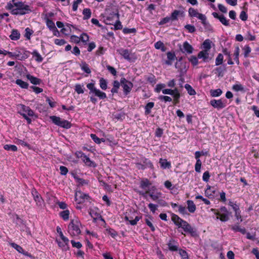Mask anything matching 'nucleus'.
<instances>
[{
  "mask_svg": "<svg viewBox=\"0 0 259 259\" xmlns=\"http://www.w3.org/2000/svg\"><path fill=\"white\" fill-rule=\"evenodd\" d=\"M5 8L14 15H23L31 12L28 5L17 0H11L7 3Z\"/></svg>",
  "mask_w": 259,
  "mask_h": 259,
  "instance_id": "obj_1",
  "label": "nucleus"
},
{
  "mask_svg": "<svg viewBox=\"0 0 259 259\" xmlns=\"http://www.w3.org/2000/svg\"><path fill=\"white\" fill-rule=\"evenodd\" d=\"M171 220L179 228L181 227L185 232L190 233L192 236L197 235L196 231L186 221L181 219L178 215L172 213Z\"/></svg>",
  "mask_w": 259,
  "mask_h": 259,
  "instance_id": "obj_2",
  "label": "nucleus"
},
{
  "mask_svg": "<svg viewBox=\"0 0 259 259\" xmlns=\"http://www.w3.org/2000/svg\"><path fill=\"white\" fill-rule=\"evenodd\" d=\"M80 226L81 224L77 219L71 220L68 227V233L72 237H78L81 233Z\"/></svg>",
  "mask_w": 259,
  "mask_h": 259,
  "instance_id": "obj_3",
  "label": "nucleus"
},
{
  "mask_svg": "<svg viewBox=\"0 0 259 259\" xmlns=\"http://www.w3.org/2000/svg\"><path fill=\"white\" fill-rule=\"evenodd\" d=\"M151 184L147 179V194H148L150 198L154 201L157 200L161 196V193L159 192L155 186H151Z\"/></svg>",
  "mask_w": 259,
  "mask_h": 259,
  "instance_id": "obj_4",
  "label": "nucleus"
},
{
  "mask_svg": "<svg viewBox=\"0 0 259 259\" xmlns=\"http://www.w3.org/2000/svg\"><path fill=\"white\" fill-rule=\"evenodd\" d=\"M87 87L90 90L89 94L98 97L100 99L106 98V94L95 87L94 83H90L87 85Z\"/></svg>",
  "mask_w": 259,
  "mask_h": 259,
  "instance_id": "obj_5",
  "label": "nucleus"
},
{
  "mask_svg": "<svg viewBox=\"0 0 259 259\" xmlns=\"http://www.w3.org/2000/svg\"><path fill=\"white\" fill-rule=\"evenodd\" d=\"M50 119L55 124L60 127L65 128H69L71 127V123L68 121L62 119L60 117L51 116Z\"/></svg>",
  "mask_w": 259,
  "mask_h": 259,
  "instance_id": "obj_6",
  "label": "nucleus"
},
{
  "mask_svg": "<svg viewBox=\"0 0 259 259\" xmlns=\"http://www.w3.org/2000/svg\"><path fill=\"white\" fill-rule=\"evenodd\" d=\"M117 52L120 54L124 59L129 61H133L136 58L135 54L132 52L131 51L121 48L118 49Z\"/></svg>",
  "mask_w": 259,
  "mask_h": 259,
  "instance_id": "obj_7",
  "label": "nucleus"
},
{
  "mask_svg": "<svg viewBox=\"0 0 259 259\" xmlns=\"http://www.w3.org/2000/svg\"><path fill=\"white\" fill-rule=\"evenodd\" d=\"M14 54L15 59L19 60H24L28 57L27 52L23 48H15Z\"/></svg>",
  "mask_w": 259,
  "mask_h": 259,
  "instance_id": "obj_8",
  "label": "nucleus"
},
{
  "mask_svg": "<svg viewBox=\"0 0 259 259\" xmlns=\"http://www.w3.org/2000/svg\"><path fill=\"white\" fill-rule=\"evenodd\" d=\"M125 220L132 225H135L139 221L140 218L137 215L136 212H133L131 214H127L125 216Z\"/></svg>",
  "mask_w": 259,
  "mask_h": 259,
  "instance_id": "obj_9",
  "label": "nucleus"
},
{
  "mask_svg": "<svg viewBox=\"0 0 259 259\" xmlns=\"http://www.w3.org/2000/svg\"><path fill=\"white\" fill-rule=\"evenodd\" d=\"M89 196L81 191H77L75 195V201L79 204L83 203L85 200L88 199Z\"/></svg>",
  "mask_w": 259,
  "mask_h": 259,
  "instance_id": "obj_10",
  "label": "nucleus"
},
{
  "mask_svg": "<svg viewBox=\"0 0 259 259\" xmlns=\"http://www.w3.org/2000/svg\"><path fill=\"white\" fill-rule=\"evenodd\" d=\"M56 241L57 242V244L59 247L62 249L63 251H67L69 249V240L68 239L65 240H62L61 239H56Z\"/></svg>",
  "mask_w": 259,
  "mask_h": 259,
  "instance_id": "obj_11",
  "label": "nucleus"
},
{
  "mask_svg": "<svg viewBox=\"0 0 259 259\" xmlns=\"http://www.w3.org/2000/svg\"><path fill=\"white\" fill-rule=\"evenodd\" d=\"M20 113H26L27 116L33 117L34 116L33 111L28 106L24 105H20Z\"/></svg>",
  "mask_w": 259,
  "mask_h": 259,
  "instance_id": "obj_12",
  "label": "nucleus"
},
{
  "mask_svg": "<svg viewBox=\"0 0 259 259\" xmlns=\"http://www.w3.org/2000/svg\"><path fill=\"white\" fill-rule=\"evenodd\" d=\"M121 84L123 89L124 92L127 94L129 93L132 88V83L126 80L125 78H121L120 80Z\"/></svg>",
  "mask_w": 259,
  "mask_h": 259,
  "instance_id": "obj_13",
  "label": "nucleus"
},
{
  "mask_svg": "<svg viewBox=\"0 0 259 259\" xmlns=\"http://www.w3.org/2000/svg\"><path fill=\"white\" fill-rule=\"evenodd\" d=\"M210 104L214 108L218 109H222L226 106L225 103L221 99L218 100L215 99L212 100L210 101Z\"/></svg>",
  "mask_w": 259,
  "mask_h": 259,
  "instance_id": "obj_14",
  "label": "nucleus"
},
{
  "mask_svg": "<svg viewBox=\"0 0 259 259\" xmlns=\"http://www.w3.org/2000/svg\"><path fill=\"white\" fill-rule=\"evenodd\" d=\"M180 50L183 53L190 54L193 51V48L188 42L185 41L183 44V48H181Z\"/></svg>",
  "mask_w": 259,
  "mask_h": 259,
  "instance_id": "obj_15",
  "label": "nucleus"
},
{
  "mask_svg": "<svg viewBox=\"0 0 259 259\" xmlns=\"http://www.w3.org/2000/svg\"><path fill=\"white\" fill-rule=\"evenodd\" d=\"M212 15L214 18L218 19L223 25L227 26H229V20L224 15H219L216 12L212 13Z\"/></svg>",
  "mask_w": 259,
  "mask_h": 259,
  "instance_id": "obj_16",
  "label": "nucleus"
},
{
  "mask_svg": "<svg viewBox=\"0 0 259 259\" xmlns=\"http://www.w3.org/2000/svg\"><path fill=\"white\" fill-rule=\"evenodd\" d=\"M198 58L202 59L203 61L205 62H209L211 59L209 57L208 51L207 50L200 51L198 54Z\"/></svg>",
  "mask_w": 259,
  "mask_h": 259,
  "instance_id": "obj_17",
  "label": "nucleus"
},
{
  "mask_svg": "<svg viewBox=\"0 0 259 259\" xmlns=\"http://www.w3.org/2000/svg\"><path fill=\"white\" fill-rule=\"evenodd\" d=\"M31 194L33 197L34 201L37 205H41L42 203V198L37 191L33 189L32 190Z\"/></svg>",
  "mask_w": 259,
  "mask_h": 259,
  "instance_id": "obj_18",
  "label": "nucleus"
},
{
  "mask_svg": "<svg viewBox=\"0 0 259 259\" xmlns=\"http://www.w3.org/2000/svg\"><path fill=\"white\" fill-rule=\"evenodd\" d=\"M80 154V158H81L82 160L85 164V165L89 166H95V164L94 163L91 161L89 157H88L84 153H79Z\"/></svg>",
  "mask_w": 259,
  "mask_h": 259,
  "instance_id": "obj_19",
  "label": "nucleus"
},
{
  "mask_svg": "<svg viewBox=\"0 0 259 259\" xmlns=\"http://www.w3.org/2000/svg\"><path fill=\"white\" fill-rule=\"evenodd\" d=\"M168 249L172 251H177L179 248V244L174 239H170L167 243Z\"/></svg>",
  "mask_w": 259,
  "mask_h": 259,
  "instance_id": "obj_20",
  "label": "nucleus"
},
{
  "mask_svg": "<svg viewBox=\"0 0 259 259\" xmlns=\"http://www.w3.org/2000/svg\"><path fill=\"white\" fill-rule=\"evenodd\" d=\"M26 78L30 81V82L34 85H39L41 82L40 79L34 77L30 74L26 75Z\"/></svg>",
  "mask_w": 259,
  "mask_h": 259,
  "instance_id": "obj_21",
  "label": "nucleus"
},
{
  "mask_svg": "<svg viewBox=\"0 0 259 259\" xmlns=\"http://www.w3.org/2000/svg\"><path fill=\"white\" fill-rule=\"evenodd\" d=\"M167 60L165 61L166 64L171 65L174 61L176 59V55L174 53L168 52L167 53Z\"/></svg>",
  "mask_w": 259,
  "mask_h": 259,
  "instance_id": "obj_22",
  "label": "nucleus"
},
{
  "mask_svg": "<svg viewBox=\"0 0 259 259\" xmlns=\"http://www.w3.org/2000/svg\"><path fill=\"white\" fill-rule=\"evenodd\" d=\"M215 189L211 186L208 185L207 186V189L205 191V195L206 196L209 198H212L214 196V194H215Z\"/></svg>",
  "mask_w": 259,
  "mask_h": 259,
  "instance_id": "obj_23",
  "label": "nucleus"
},
{
  "mask_svg": "<svg viewBox=\"0 0 259 259\" xmlns=\"http://www.w3.org/2000/svg\"><path fill=\"white\" fill-rule=\"evenodd\" d=\"M196 18H197L198 19H200L201 21L202 24L204 27H205V28H207L209 27H210V24L206 20V16L204 14L199 13Z\"/></svg>",
  "mask_w": 259,
  "mask_h": 259,
  "instance_id": "obj_24",
  "label": "nucleus"
},
{
  "mask_svg": "<svg viewBox=\"0 0 259 259\" xmlns=\"http://www.w3.org/2000/svg\"><path fill=\"white\" fill-rule=\"evenodd\" d=\"M9 37L13 40H17L20 37V33L17 29H13Z\"/></svg>",
  "mask_w": 259,
  "mask_h": 259,
  "instance_id": "obj_25",
  "label": "nucleus"
},
{
  "mask_svg": "<svg viewBox=\"0 0 259 259\" xmlns=\"http://www.w3.org/2000/svg\"><path fill=\"white\" fill-rule=\"evenodd\" d=\"M159 164L160 166L163 169L169 168L171 167L170 162L167 161V160L165 159H160Z\"/></svg>",
  "mask_w": 259,
  "mask_h": 259,
  "instance_id": "obj_26",
  "label": "nucleus"
},
{
  "mask_svg": "<svg viewBox=\"0 0 259 259\" xmlns=\"http://www.w3.org/2000/svg\"><path fill=\"white\" fill-rule=\"evenodd\" d=\"M187 204L188 205V209L191 213H193L196 210V205L192 200H187Z\"/></svg>",
  "mask_w": 259,
  "mask_h": 259,
  "instance_id": "obj_27",
  "label": "nucleus"
},
{
  "mask_svg": "<svg viewBox=\"0 0 259 259\" xmlns=\"http://www.w3.org/2000/svg\"><path fill=\"white\" fill-rule=\"evenodd\" d=\"M230 219V213H220L219 212V219L222 222H227Z\"/></svg>",
  "mask_w": 259,
  "mask_h": 259,
  "instance_id": "obj_28",
  "label": "nucleus"
},
{
  "mask_svg": "<svg viewBox=\"0 0 259 259\" xmlns=\"http://www.w3.org/2000/svg\"><path fill=\"white\" fill-rule=\"evenodd\" d=\"M80 67L81 70L84 72L88 74L91 73V69H90L88 64H87L85 62H81V63L80 64Z\"/></svg>",
  "mask_w": 259,
  "mask_h": 259,
  "instance_id": "obj_29",
  "label": "nucleus"
},
{
  "mask_svg": "<svg viewBox=\"0 0 259 259\" xmlns=\"http://www.w3.org/2000/svg\"><path fill=\"white\" fill-rule=\"evenodd\" d=\"M69 214H70V212L67 209L62 211L59 213L60 216L64 221H68L69 220Z\"/></svg>",
  "mask_w": 259,
  "mask_h": 259,
  "instance_id": "obj_30",
  "label": "nucleus"
},
{
  "mask_svg": "<svg viewBox=\"0 0 259 259\" xmlns=\"http://www.w3.org/2000/svg\"><path fill=\"white\" fill-rule=\"evenodd\" d=\"M154 47L156 49L160 50L163 52H165L166 50V47L161 41L156 42L154 45Z\"/></svg>",
  "mask_w": 259,
  "mask_h": 259,
  "instance_id": "obj_31",
  "label": "nucleus"
},
{
  "mask_svg": "<svg viewBox=\"0 0 259 259\" xmlns=\"http://www.w3.org/2000/svg\"><path fill=\"white\" fill-rule=\"evenodd\" d=\"M16 83L22 89H27L28 88V83L23 80L18 79L16 80Z\"/></svg>",
  "mask_w": 259,
  "mask_h": 259,
  "instance_id": "obj_32",
  "label": "nucleus"
},
{
  "mask_svg": "<svg viewBox=\"0 0 259 259\" xmlns=\"http://www.w3.org/2000/svg\"><path fill=\"white\" fill-rule=\"evenodd\" d=\"M232 229L235 232H239L243 234H245L246 230L244 228H241L238 224H236L232 226Z\"/></svg>",
  "mask_w": 259,
  "mask_h": 259,
  "instance_id": "obj_33",
  "label": "nucleus"
},
{
  "mask_svg": "<svg viewBox=\"0 0 259 259\" xmlns=\"http://www.w3.org/2000/svg\"><path fill=\"white\" fill-rule=\"evenodd\" d=\"M178 91V89L177 88L175 89L174 90L163 89L162 90V93L165 95H170L173 96L176 93H177Z\"/></svg>",
  "mask_w": 259,
  "mask_h": 259,
  "instance_id": "obj_34",
  "label": "nucleus"
},
{
  "mask_svg": "<svg viewBox=\"0 0 259 259\" xmlns=\"http://www.w3.org/2000/svg\"><path fill=\"white\" fill-rule=\"evenodd\" d=\"M83 19L84 20H88L89 19L91 16V11L90 9H84L83 10Z\"/></svg>",
  "mask_w": 259,
  "mask_h": 259,
  "instance_id": "obj_35",
  "label": "nucleus"
},
{
  "mask_svg": "<svg viewBox=\"0 0 259 259\" xmlns=\"http://www.w3.org/2000/svg\"><path fill=\"white\" fill-rule=\"evenodd\" d=\"M32 55H33V57H34L35 58V60L38 62H41L43 59L42 58V57L41 56V55L38 53V52L36 51V50H34L33 51V52L32 53Z\"/></svg>",
  "mask_w": 259,
  "mask_h": 259,
  "instance_id": "obj_36",
  "label": "nucleus"
},
{
  "mask_svg": "<svg viewBox=\"0 0 259 259\" xmlns=\"http://www.w3.org/2000/svg\"><path fill=\"white\" fill-rule=\"evenodd\" d=\"M92 139L98 144H100L102 142H104L105 141L104 139L99 138L95 134H92L90 135Z\"/></svg>",
  "mask_w": 259,
  "mask_h": 259,
  "instance_id": "obj_37",
  "label": "nucleus"
},
{
  "mask_svg": "<svg viewBox=\"0 0 259 259\" xmlns=\"http://www.w3.org/2000/svg\"><path fill=\"white\" fill-rule=\"evenodd\" d=\"M222 91L220 89H216V90H211L210 91V95L212 97H219L222 94Z\"/></svg>",
  "mask_w": 259,
  "mask_h": 259,
  "instance_id": "obj_38",
  "label": "nucleus"
},
{
  "mask_svg": "<svg viewBox=\"0 0 259 259\" xmlns=\"http://www.w3.org/2000/svg\"><path fill=\"white\" fill-rule=\"evenodd\" d=\"M239 48L238 47H237L235 48L234 52V55L235 56L234 60L236 62V63L238 65L239 64Z\"/></svg>",
  "mask_w": 259,
  "mask_h": 259,
  "instance_id": "obj_39",
  "label": "nucleus"
},
{
  "mask_svg": "<svg viewBox=\"0 0 259 259\" xmlns=\"http://www.w3.org/2000/svg\"><path fill=\"white\" fill-rule=\"evenodd\" d=\"M185 88L188 92V93L190 95H194L196 94L195 91L192 88V87L189 84H186Z\"/></svg>",
  "mask_w": 259,
  "mask_h": 259,
  "instance_id": "obj_40",
  "label": "nucleus"
},
{
  "mask_svg": "<svg viewBox=\"0 0 259 259\" xmlns=\"http://www.w3.org/2000/svg\"><path fill=\"white\" fill-rule=\"evenodd\" d=\"M189 15L192 17H197L199 13L193 8H190L188 10Z\"/></svg>",
  "mask_w": 259,
  "mask_h": 259,
  "instance_id": "obj_41",
  "label": "nucleus"
},
{
  "mask_svg": "<svg viewBox=\"0 0 259 259\" xmlns=\"http://www.w3.org/2000/svg\"><path fill=\"white\" fill-rule=\"evenodd\" d=\"M204 50L208 51L211 48V41L209 39H206L203 43Z\"/></svg>",
  "mask_w": 259,
  "mask_h": 259,
  "instance_id": "obj_42",
  "label": "nucleus"
},
{
  "mask_svg": "<svg viewBox=\"0 0 259 259\" xmlns=\"http://www.w3.org/2000/svg\"><path fill=\"white\" fill-rule=\"evenodd\" d=\"M83 85L77 84L75 86V91L78 94H83L84 90L83 89Z\"/></svg>",
  "mask_w": 259,
  "mask_h": 259,
  "instance_id": "obj_43",
  "label": "nucleus"
},
{
  "mask_svg": "<svg viewBox=\"0 0 259 259\" xmlns=\"http://www.w3.org/2000/svg\"><path fill=\"white\" fill-rule=\"evenodd\" d=\"M100 82V88L104 90H105L107 88V81L106 80L104 79L103 78H100L99 80Z\"/></svg>",
  "mask_w": 259,
  "mask_h": 259,
  "instance_id": "obj_44",
  "label": "nucleus"
},
{
  "mask_svg": "<svg viewBox=\"0 0 259 259\" xmlns=\"http://www.w3.org/2000/svg\"><path fill=\"white\" fill-rule=\"evenodd\" d=\"M119 86H120V83L118 81L115 80L113 82V87L111 89V92L113 94L117 93L118 89L119 88Z\"/></svg>",
  "mask_w": 259,
  "mask_h": 259,
  "instance_id": "obj_45",
  "label": "nucleus"
},
{
  "mask_svg": "<svg viewBox=\"0 0 259 259\" xmlns=\"http://www.w3.org/2000/svg\"><path fill=\"white\" fill-rule=\"evenodd\" d=\"M4 148L8 151H16L17 150V147L14 145H5Z\"/></svg>",
  "mask_w": 259,
  "mask_h": 259,
  "instance_id": "obj_46",
  "label": "nucleus"
},
{
  "mask_svg": "<svg viewBox=\"0 0 259 259\" xmlns=\"http://www.w3.org/2000/svg\"><path fill=\"white\" fill-rule=\"evenodd\" d=\"M224 56L222 54H219L215 59V65H219L223 63Z\"/></svg>",
  "mask_w": 259,
  "mask_h": 259,
  "instance_id": "obj_47",
  "label": "nucleus"
},
{
  "mask_svg": "<svg viewBox=\"0 0 259 259\" xmlns=\"http://www.w3.org/2000/svg\"><path fill=\"white\" fill-rule=\"evenodd\" d=\"M25 37L28 39H30V37H31V35H32V34L33 33V31L30 29L28 27H27L25 29Z\"/></svg>",
  "mask_w": 259,
  "mask_h": 259,
  "instance_id": "obj_48",
  "label": "nucleus"
},
{
  "mask_svg": "<svg viewBox=\"0 0 259 259\" xmlns=\"http://www.w3.org/2000/svg\"><path fill=\"white\" fill-rule=\"evenodd\" d=\"M188 59H189V61L194 66L197 65L198 63V57L197 58L196 57H195L194 56H190Z\"/></svg>",
  "mask_w": 259,
  "mask_h": 259,
  "instance_id": "obj_49",
  "label": "nucleus"
},
{
  "mask_svg": "<svg viewBox=\"0 0 259 259\" xmlns=\"http://www.w3.org/2000/svg\"><path fill=\"white\" fill-rule=\"evenodd\" d=\"M243 50L244 57L245 58L247 57L251 52V48L248 46L246 45L244 47Z\"/></svg>",
  "mask_w": 259,
  "mask_h": 259,
  "instance_id": "obj_50",
  "label": "nucleus"
},
{
  "mask_svg": "<svg viewBox=\"0 0 259 259\" xmlns=\"http://www.w3.org/2000/svg\"><path fill=\"white\" fill-rule=\"evenodd\" d=\"M106 232L113 238L115 237L117 235V233L114 229L111 228L107 229Z\"/></svg>",
  "mask_w": 259,
  "mask_h": 259,
  "instance_id": "obj_51",
  "label": "nucleus"
},
{
  "mask_svg": "<svg viewBox=\"0 0 259 259\" xmlns=\"http://www.w3.org/2000/svg\"><path fill=\"white\" fill-rule=\"evenodd\" d=\"M46 24L47 26L50 29V30H51L56 27L55 25V23L49 19H47L46 21Z\"/></svg>",
  "mask_w": 259,
  "mask_h": 259,
  "instance_id": "obj_52",
  "label": "nucleus"
},
{
  "mask_svg": "<svg viewBox=\"0 0 259 259\" xmlns=\"http://www.w3.org/2000/svg\"><path fill=\"white\" fill-rule=\"evenodd\" d=\"M232 89L236 92L243 91L244 88L241 84H236L233 86Z\"/></svg>",
  "mask_w": 259,
  "mask_h": 259,
  "instance_id": "obj_53",
  "label": "nucleus"
},
{
  "mask_svg": "<svg viewBox=\"0 0 259 259\" xmlns=\"http://www.w3.org/2000/svg\"><path fill=\"white\" fill-rule=\"evenodd\" d=\"M11 245L13 247L16 249L19 252L25 254L24 252L23 249L20 246L14 243H12Z\"/></svg>",
  "mask_w": 259,
  "mask_h": 259,
  "instance_id": "obj_54",
  "label": "nucleus"
},
{
  "mask_svg": "<svg viewBox=\"0 0 259 259\" xmlns=\"http://www.w3.org/2000/svg\"><path fill=\"white\" fill-rule=\"evenodd\" d=\"M201 164H202V163L200 159L196 160V163L195 165V169L196 172H200Z\"/></svg>",
  "mask_w": 259,
  "mask_h": 259,
  "instance_id": "obj_55",
  "label": "nucleus"
},
{
  "mask_svg": "<svg viewBox=\"0 0 259 259\" xmlns=\"http://www.w3.org/2000/svg\"><path fill=\"white\" fill-rule=\"evenodd\" d=\"M174 97V102L175 104H177L179 103V99L180 98V94L179 91L177 93H176L175 95L173 96Z\"/></svg>",
  "mask_w": 259,
  "mask_h": 259,
  "instance_id": "obj_56",
  "label": "nucleus"
},
{
  "mask_svg": "<svg viewBox=\"0 0 259 259\" xmlns=\"http://www.w3.org/2000/svg\"><path fill=\"white\" fill-rule=\"evenodd\" d=\"M180 12L178 10H175L171 14V17H170L171 18V20H176L178 19V16L180 14Z\"/></svg>",
  "mask_w": 259,
  "mask_h": 259,
  "instance_id": "obj_57",
  "label": "nucleus"
},
{
  "mask_svg": "<svg viewBox=\"0 0 259 259\" xmlns=\"http://www.w3.org/2000/svg\"><path fill=\"white\" fill-rule=\"evenodd\" d=\"M185 28L190 33H193L196 30L195 27L190 24L185 25Z\"/></svg>",
  "mask_w": 259,
  "mask_h": 259,
  "instance_id": "obj_58",
  "label": "nucleus"
},
{
  "mask_svg": "<svg viewBox=\"0 0 259 259\" xmlns=\"http://www.w3.org/2000/svg\"><path fill=\"white\" fill-rule=\"evenodd\" d=\"M210 175L208 171H206L203 173L202 180L203 181L207 182L209 181Z\"/></svg>",
  "mask_w": 259,
  "mask_h": 259,
  "instance_id": "obj_59",
  "label": "nucleus"
},
{
  "mask_svg": "<svg viewBox=\"0 0 259 259\" xmlns=\"http://www.w3.org/2000/svg\"><path fill=\"white\" fill-rule=\"evenodd\" d=\"M54 42L57 45L63 46L66 44V41L63 39H56Z\"/></svg>",
  "mask_w": 259,
  "mask_h": 259,
  "instance_id": "obj_60",
  "label": "nucleus"
},
{
  "mask_svg": "<svg viewBox=\"0 0 259 259\" xmlns=\"http://www.w3.org/2000/svg\"><path fill=\"white\" fill-rule=\"evenodd\" d=\"M71 243L73 247H75L77 248H80L82 247V244L79 242H75L74 240L71 241Z\"/></svg>",
  "mask_w": 259,
  "mask_h": 259,
  "instance_id": "obj_61",
  "label": "nucleus"
},
{
  "mask_svg": "<svg viewBox=\"0 0 259 259\" xmlns=\"http://www.w3.org/2000/svg\"><path fill=\"white\" fill-rule=\"evenodd\" d=\"M179 254H180L183 259H188V256L186 251L182 249H180L179 250Z\"/></svg>",
  "mask_w": 259,
  "mask_h": 259,
  "instance_id": "obj_62",
  "label": "nucleus"
},
{
  "mask_svg": "<svg viewBox=\"0 0 259 259\" xmlns=\"http://www.w3.org/2000/svg\"><path fill=\"white\" fill-rule=\"evenodd\" d=\"M79 38L82 42H85L89 41V37L87 34L83 33L80 35Z\"/></svg>",
  "mask_w": 259,
  "mask_h": 259,
  "instance_id": "obj_63",
  "label": "nucleus"
},
{
  "mask_svg": "<svg viewBox=\"0 0 259 259\" xmlns=\"http://www.w3.org/2000/svg\"><path fill=\"white\" fill-rule=\"evenodd\" d=\"M61 31L62 33L67 35L69 33L70 31V28L69 25H67L65 27H63V28L61 29Z\"/></svg>",
  "mask_w": 259,
  "mask_h": 259,
  "instance_id": "obj_64",
  "label": "nucleus"
}]
</instances>
